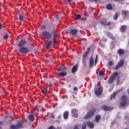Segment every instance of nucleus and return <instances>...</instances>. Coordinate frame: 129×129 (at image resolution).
I'll return each instance as SVG.
<instances>
[{"instance_id":"nucleus-1","label":"nucleus","mask_w":129,"mask_h":129,"mask_svg":"<svg viewBox=\"0 0 129 129\" xmlns=\"http://www.w3.org/2000/svg\"><path fill=\"white\" fill-rule=\"evenodd\" d=\"M121 102H120V107H125L127 105V96L126 95H122L120 99Z\"/></svg>"},{"instance_id":"nucleus-48","label":"nucleus","mask_w":129,"mask_h":129,"mask_svg":"<svg viewBox=\"0 0 129 129\" xmlns=\"http://www.w3.org/2000/svg\"><path fill=\"white\" fill-rule=\"evenodd\" d=\"M122 91V89L118 90L117 91V93H119V92H121Z\"/></svg>"},{"instance_id":"nucleus-31","label":"nucleus","mask_w":129,"mask_h":129,"mask_svg":"<svg viewBox=\"0 0 129 129\" xmlns=\"http://www.w3.org/2000/svg\"><path fill=\"white\" fill-rule=\"evenodd\" d=\"M107 36L109 37L110 39H113V35H112L110 32H107Z\"/></svg>"},{"instance_id":"nucleus-44","label":"nucleus","mask_w":129,"mask_h":129,"mask_svg":"<svg viewBox=\"0 0 129 129\" xmlns=\"http://www.w3.org/2000/svg\"><path fill=\"white\" fill-rule=\"evenodd\" d=\"M73 90L74 91H77L78 90V88L77 87H74Z\"/></svg>"},{"instance_id":"nucleus-27","label":"nucleus","mask_w":129,"mask_h":129,"mask_svg":"<svg viewBox=\"0 0 129 129\" xmlns=\"http://www.w3.org/2000/svg\"><path fill=\"white\" fill-rule=\"evenodd\" d=\"M59 71H60V72H66V71H67V69L66 68V67H64L63 68H59Z\"/></svg>"},{"instance_id":"nucleus-13","label":"nucleus","mask_w":129,"mask_h":129,"mask_svg":"<svg viewBox=\"0 0 129 129\" xmlns=\"http://www.w3.org/2000/svg\"><path fill=\"white\" fill-rule=\"evenodd\" d=\"M87 50H88L86 51V52H85L83 54V62H84V59H85V58H86V56H87V55H88V53H89V51H90V48L88 47Z\"/></svg>"},{"instance_id":"nucleus-2","label":"nucleus","mask_w":129,"mask_h":129,"mask_svg":"<svg viewBox=\"0 0 129 129\" xmlns=\"http://www.w3.org/2000/svg\"><path fill=\"white\" fill-rule=\"evenodd\" d=\"M96 111V109H92V110H91L90 111L88 112L87 115L84 117L85 119H88L89 118H91V117L94 116Z\"/></svg>"},{"instance_id":"nucleus-51","label":"nucleus","mask_w":129,"mask_h":129,"mask_svg":"<svg viewBox=\"0 0 129 129\" xmlns=\"http://www.w3.org/2000/svg\"><path fill=\"white\" fill-rule=\"evenodd\" d=\"M68 3H71L72 0H67Z\"/></svg>"},{"instance_id":"nucleus-21","label":"nucleus","mask_w":129,"mask_h":129,"mask_svg":"<svg viewBox=\"0 0 129 129\" xmlns=\"http://www.w3.org/2000/svg\"><path fill=\"white\" fill-rule=\"evenodd\" d=\"M51 45H52V41L49 40L46 46V50H49L50 49Z\"/></svg>"},{"instance_id":"nucleus-4","label":"nucleus","mask_w":129,"mask_h":129,"mask_svg":"<svg viewBox=\"0 0 129 129\" xmlns=\"http://www.w3.org/2000/svg\"><path fill=\"white\" fill-rule=\"evenodd\" d=\"M23 126V122H21L17 124H12L10 125V129H19L22 128Z\"/></svg>"},{"instance_id":"nucleus-29","label":"nucleus","mask_w":129,"mask_h":129,"mask_svg":"<svg viewBox=\"0 0 129 129\" xmlns=\"http://www.w3.org/2000/svg\"><path fill=\"white\" fill-rule=\"evenodd\" d=\"M53 44L54 45H56L58 43V41L57 40V38L56 37H53Z\"/></svg>"},{"instance_id":"nucleus-11","label":"nucleus","mask_w":129,"mask_h":129,"mask_svg":"<svg viewBox=\"0 0 129 129\" xmlns=\"http://www.w3.org/2000/svg\"><path fill=\"white\" fill-rule=\"evenodd\" d=\"M72 114L73 116L76 118L78 117V110L76 109H73L72 110Z\"/></svg>"},{"instance_id":"nucleus-50","label":"nucleus","mask_w":129,"mask_h":129,"mask_svg":"<svg viewBox=\"0 0 129 129\" xmlns=\"http://www.w3.org/2000/svg\"><path fill=\"white\" fill-rule=\"evenodd\" d=\"M74 129H79V127H78L77 126H75Z\"/></svg>"},{"instance_id":"nucleus-23","label":"nucleus","mask_w":129,"mask_h":129,"mask_svg":"<svg viewBox=\"0 0 129 129\" xmlns=\"http://www.w3.org/2000/svg\"><path fill=\"white\" fill-rule=\"evenodd\" d=\"M28 118L30 121H34L35 120V116L33 114H30L28 116Z\"/></svg>"},{"instance_id":"nucleus-35","label":"nucleus","mask_w":129,"mask_h":129,"mask_svg":"<svg viewBox=\"0 0 129 129\" xmlns=\"http://www.w3.org/2000/svg\"><path fill=\"white\" fill-rule=\"evenodd\" d=\"M52 34L53 35V37H57V32H56V31L53 30L52 32Z\"/></svg>"},{"instance_id":"nucleus-33","label":"nucleus","mask_w":129,"mask_h":129,"mask_svg":"<svg viewBox=\"0 0 129 129\" xmlns=\"http://www.w3.org/2000/svg\"><path fill=\"white\" fill-rule=\"evenodd\" d=\"M80 19H81V15H80V14L77 15V16L76 17V20L77 21H78V20H80Z\"/></svg>"},{"instance_id":"nucleus-16","label":"nucleus","mask_w":129,"mask_h":129,"mask_svg":"<svg viewBox=\"0 0 129 129\" xmlns=\"http://www.w3.org/2000/svg\"><path fill=\"white\" fill-rule=\"evenodd\" d=\"M77 32H78V31L76 29H72L70 31V33L71 36H75V35L77 34Z\"/></svg>"},{"instance_id":"nucleus-26","label":"nucleus","mask_w":129,"mask_h":129,"mask_svg":"<svg viewBox=\"0 0 129 129\" xmlns=\"http://www.w3.org/2000/svg\"><path fill=\"white\" fill-rule=\"evenodd\" d=\"M116 94H117V92H114L111 95H110V100L114 98L116 96Z\"/></svg>"},{"instance_id":"nucleus-22","label":"nucleus","mask_w":129,"mask_h":129,"mask_svg":"<svg viewBox=\"0 0 129 129\" xmlns=\"http://www.w3.org/2000/svg\"><path fill=\"white\" fill-rule=\"evenodd\" d=\"M78 70V67L77 66H74L72 69V73H75Z\"/></svg>"},{"instance_id":"nucleus-47","label":"nucleus","mask_w":129,"mask_h":129,"mask_svg":"<svg viewBox=\"0 0 129 129\" xmlns=\"http://www.w3.org/2000/svg\"><path fill=\"white\" fill-rule=\"evenodd\" d=\"M100 0H89V2H99Z\"/></svg>"},{"instance_id":"nucleus-18","label":"nucleus","mask_w":129,"mask_h":129,"mask_svg":"<svg viewBox=\"0 0 129 129\" xmlns=\"http://www.w3.org/2000/svg\"><path fill=\"white\" fill-rule=\"evenodd\" d=\"M101 119V115L97 114L95 117V120L96 122H98Z\"/></svg>"},{"instance_id":"nucleus-46","label":"nucleus","mask_w":129,"mask_h":129,"mask_svg":"<svg viewBox=\"0 0 129 129\" xmlns=\"http://www.w3.org/2000/svg\"><path fill=\"white\" fill-rule=\"evenodd\" d=\"M62 117V116L61 115H59V116L57 117V119H61V118Z\"/></svg>"},{"instance_id":"nucleus-45","label":"nucleus","mask_w":129,"mask_h":129,"mask_svg":"<svg viewBox=\"0 0 129 129\" xmlns=\"http://www.w3.org/2000/svg\"><path fill=\"white\" fill-rule=\"evenodd\" d=\"M0 125H4V123L2 121H0ZM0 129H3L2 128V126H0Z\"/></svg>"},{"instance_id":"nucleus-10","label":"nucleus","mask_w":129,"mask_h":129,"mask_svg":"<svg viewBox=\"0 0 129 129\" xmlns=\"http://www.w3.org/2000/svg\"><path fill=\"white\" fill-rule=\"evenodd\" d=\"M27 44V41L26 40H21L18 43V47L22 48Z\"/></svg>"},{"instance_id":"nucleus-55","label":"nucleus","mask_w":129,"mask_h":129,"mask_svg":"<svg viewBox=\"0 0 129 129\" xmlns=\"http://www.w3.org/2000/svg\"><path fill=\"white\" fill-rule=\"evenodd\" d=\"M84 20H86V18H84Z\"/></svg>"},{"instance_id":"nucleus-19","label":"nucleus","mask_w":129,"mask_h":129,"mask_svg":"<svg viewBox=\"0 0 129 129\" xmlns=\"http://www.w3.org/2000/svg\"><path fill=\"white\" fill-rule=\"evenodd\" d=\"M127 26L126 25H122L120 27V31L122 33H125V30H126Z\"/></svg>"},{"instance_id":"nucleus-9","label":"nucleus","mask_w":129,"mask_h":129,"mask_svg":"<svg viewBox=\"0 0 129 129\" xmlns=\"http://www.w3.org/2000/svg\"><path fill=\"white\" fill-rule=\"evenodd\" d=\"M129 11L126 10L122 11V17L123 19H126L128 17Z\"/></svg>"},{"instance_id":"nucleus-43","label":"nucleus","mask_w":129,"mask_h":129,"mask_svg":"<svg viewBox=\"0 0 129 129\" xmlns=\"http://www.w3.org/2000/svg\"><path fill=\"white\" fill-rule=\"evenodd\" d=\"M98 57V55H96V58H95V64H96V63H97V58Z\"/></svg>"},{"instance_id":"nucleus-12","label":"nucleus","mask_w":129,"mask_h":129,"mask_svg":"<svg viewBox=\"0 0 129 129\" xmlns=\"http://www.w3.org/2000/svg\"><path fill=\"white\" fill-rule=\"evenodd\" d=\"M67 75V72H61L57 73V78H60V77H64Z\"/></svg>"},{"instance_id":"nucleus-32","label":"nucleus","mask_w":129,"mask_h":129,"mask_svg":"<svg viewBox=\"0 0 129 129\" xmlns=\"http://www.w3.org/2000/svg\"><path fill=\"white\" fill-rule=\"evenodd\" d=\"M117 19H118V14L115 13V15L113 16V20H114V21H116Z\"/></svg>"},{"instance_id":"nucleus-8","label":"nucleus","mask_w":129,"mask_h":129,"mask_svg":"<svg viewBox=\"0 0 129 129\" xmlns=\"http://www.w3.org/2000/svg\"><path fill=\"white\" fill-rule=\"evenodd\" d=\"M100 23L102 26H110V25H112V22H107L106 21V20H105V19H104L103 21H100Z\"/></svg>"},{"instance_id":"nucleus-28","label":"nucleus","mask_w":129,"mask_h":129,"mask_svg":"<svg viewBox=\"0 0 129 129\" xmlns=\"http://www.w3.org/2000/svg\"><path fill=\"white\" fill-rule=\"evenodd\" d=\"M106 9L107 10H112V6L111 5V4H108L106 6Z\"/></svg>"},{"instance_id":"nucleus-20","label":"nucleus","mask_w":129,"mask_h":129,"mask_svg":"<svg viewBox=\"0 0 129 129\" xmlns=\"http://www.w3.org/2000/svg\"><path fill=\"white\" fill-rule=\"evenodd\" d=\"M87 124L88 126H89L90 128H93V127H94V124L90 121H88L87 122Z\"/></svg>"},{"instance_id":"nucleus-17","label":"nucleus","mask_w":129,"mask_h":129,"mask_svg":"<svg viewBox=\"0 0 129 129\" xmlns=\"http://www.w3.org/2000/svg\"><path fill=\"white\" fill-rule=\"evenodd\" d=\"M114 79H115L114 76H110L108 81V83L109 84H111V83H113V82L114 81Z\"/></svg>"},{"instance_id":"nucleus-3","label":"nucleus","mask_w":129,"mask_h":129,"mask_svg":"<svg viewBox=\"0 0 129 129\" xmlns=\"http://www.w3.org/2000/svg\"><path fill=\"white\" fill-rule=\"evenodd\" d=\"M42 35L43 37L47 39V40H50L51 38H52V34L50 33V32L48 31H44L42 33Z\"/></svg>"},{"instance_id":"nucleus-37","label":"nucleus","mask_w":129,"mask_h":129,"mask_svg":"<svg viewBox=\"0 0 129 129\" xmlns=\"http://www.w3.org/2000/svg\"><path fill=\"white\" fill-rule=\"evenodd\" d=\"M4 40H8V39H9V35L8 34H6L4 36Z\"/></svg>"},{"instance_id":"nucleus-54","label":"nucleus","mask_w":129,"mask_h":129,"mask_svg":"<svg viewBox=\"0 0 129 129\" xmlns=\"http://www.w3.org/2000/svg\"><path fill=\"white\" fill-rule=\"evenodd\" d=\"M10 122L12 123V120H10Z\"/></svg>"},{"instance_id":"nucleus-7","label":"nucleus","mask_w":129,"mask_h":129,"mask_svg":"<svg viewBox=\"0 0 129 129\" xmlns=\"http://www.w3.org/2000/svg\"><path fill=\"white\" fill-rule=\"evenodd\" d=\"M94 93L96 95H101L102 94V88H97L94 90Z\"/></svg>"},{"instance_id":"nucleus-36","label":"nucleus","mask_w":129,"mask_h":129,"mask_svg":"<svg viewBox=\"0 0 129 129\" xmlns=\"http://www.w3.org/2000/svg\"><path fill=\"white\" fill-rule=\"evenodd\" d=\"M86 123H83V124L82 125V129H86Z\"/></svg>"},{"instance_id":"nucleus-6","label":"nucleus","mask_w":129,"mask_h":129,"mask_svg":"<svg viewBox=\"0 0 129 129\" xmlns=\"http://www.w3.org/2000/svg\"><path fill=\"white\" fill-rule=\"evenodd\" d=\"M101 109L105 111H111L113 108L110 106H107L105 105H102L101 107Z\"/></svg>"},{"instance_id":"nucleus-5","label":"nucleus","mask_w":129,"mask_h":129,"mask_svg":"<svg viewBox=\"0 0 129 129\" xmlns=\"http://www.w3.org/2000/svg\"><path fill=\"white\" fill-rule=\"evenodd\" d=\"M19 52L22 54H28L30 52V50L27 47H20Z\"/></svg>"},{"instance_id":"nucleus-39","label":"nucleus","mask_w":129,"mask_h":129,"mask_svg":"<svg viewBox=\"0 0 129 129\" xmlns=\"http://www.w3.org/2000/svg\"><path fill=\"white\" fill-rule=\"evenodd\" d=\"M99 75H101V76L104 75V72L102 71H100L99 72Z\"/></svg>"},{"instance_id":"nucleus-15","label":"nucleus","mask_w":129,"mask_h":129,"mask_svg":"<svg viewBox=\"0 0 129 129\" xmlns=\"http://www.w3.org/2000/svg\"><path fill=\"white\" fill-rule=\"evenodd\" d=\"M18 17L20 22H24V19L25 18V15L24 14L20 13Z\"/></svg>"},{"instance_id":"nucleus-52","label":"nucleus","mask_w":129,"mask_h":129,"mask_svg":"<svg viewBox=\"0 0 129 129\" xmlns=\"http://www.w3.org/2000/svg\"><path fill=\"white\" fill-rule=\"evenodd\" d=\"M84 63V66H86V62H85V60H84V62H83Z\"/></svg>"},{"instance_id":"nucleus-38","label":"nucleus","mask_w":129,"mask_h":129,"mask_svg":"<svg viewBox=\"0 0 129 129\" xmlns=\"http://www.w3.org/2000/svg\"><path fill=\"white\" fill-rule=\"evenodd\" d=\"M120 67H121L118 64H117L115 67V70H117L118 69H119Z\"/></svg>"},{"instance_id":"nucleus-24","label":"nucleus","mask_w":129,"mask_h":129,"mask_svg":"<svg viewBox=\"0 0 129 129\" xmlns=\"http://www.w3.org/2000/svg\"><path fill=\"white\" fill-rule=\"evenodd\" d=\"M69 115V112L68 111H66L63 113V118L64 119H67L68 118V116Z\"/></svg>"},{"instance_id":"nucleus-53","label":"nucleus","mask_w":129,"mask_h":129,"mask_svg":"<svg viewBox=\"0 0 129 129\" xmlns=\"http://www.w3.org/2000/svg\"><path fill=\"white\" fill-rule=\"evenodd\" d=\"M124 129H128V127H126L125 128H124Z\"/></svg>"},{"instance_id":"nucleus-25","label":"nucleus","mask_w":129,"mask_h":129,"mask_svg":"<svg viewBox=\"0 0 129 129\" xmlns=\"http://www.w3.org/2000/svg\"><path fill=\"white\" fill-rule=\"evenodd\" d=\"M118 54L119 55H123V54H124V50L122 49H119L118 50Z\"/></svg>"},{"instance_id":"nucleus-42","label":"nucleus","mask_w":129,"mask_h":129,"mask_svg":"<svg viewBox=\"0 0 129 129\" xmlns=\"http://www.w3.org/2000/svg\"><path fill=\"white\" fill-rule=\"evenodd\" d=\"M50 117H51L52 118H55V115H54V113H51L50 114Z\"/></svg>"},{"instance_id":"nucleus-40","label":"nucleus","mask_w":129,"mask_h":129,"mask_svg":"<svg viewBox=\"0 0 129 129\" xmlns=\"http://www.w3.org/2000/svg\"><path fill=\"white\" fill-rule=\"evenodd\" d=\"M109 66H112L113 65V62L112 61H110L108 62Z\"/></svg>"},{"instance_id":"nucleus-14","label":"nucleus","mask_w":129,"mask_h":129,"mask_svg":"<svg viewBox=\"0 0 129 129\" xmlns=\"http://www.w3.org/2000/svg\"><path fill=\"white\" fill-rule=\"evenodd\" d=\"M90 62V68H91L94 66V59L93 57H91L89 60Z\"/></svg>"},{"instance_id":"nucleus-34","label":"nucleus","mask_w":129,"mask_h":129,"mask_svg":"<svg viewBox=\"0 0 129 129\" xmlns=\"http://www.w3.org/2000/svg\"><path fill=\"white\" fill-rule=\"evenodd\" d=\"M42 92L43 94H47L48 91L47 90V89H43L42 90Z\"/></svg>"},{"instance_id":"nucleus-30","label":"nucleus","mask_w":129,"mask_h":129,"mask_svg":"<svg viewBox=\"0 0 129 129\" xmlns=\"http://www.w3.org/2000/svg\"><path fill=\"white\" fill-rule=\"evenodd\" d=\"M118 64H119V66L120 67H122V66H123V64H124V61H123V60L121 59L120 60V61L118 63Z\"/></svg>"},{"instance_id":"nucleus-49","label":"nucleus","mask_w":129,"mask_h":129,"mask_svg":"<svg viewBox=\"0 0 129 129\" xmlns=\"http://www.w3.org/2000/svg\"><path fill=\"white\" fill-rule=\"evenodd\" d=\"M2 27H3V25H2L1 24H0V31H1V30H2Z\"/></svg>"},{"instance_id":"nucleus-41","label":"nucleus","mask_w":129,"mask_h":129,"mask_svg":"<svg viewBox=\"0 0 129 129\" xmlns=\"http://www.w3.org/2000/svg\"><path fill=\"white\" fill-rule=\"evenodd\" d=\"M117 75H118V74L117 73V72H115L113 73V76H114V77L115 78V76H117Z\"/></svg>"}]
</instances>
